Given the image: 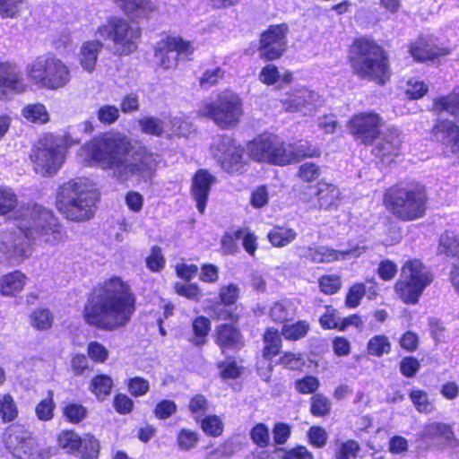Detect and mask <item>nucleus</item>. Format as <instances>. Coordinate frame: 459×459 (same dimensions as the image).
Instances as JSON below:
<instances>
[{
	"instance_id": "f257e3e1",
	"label": "nucleus",
	"mask_w": 459,
	"mask_h": 459,
	"mask_svg": "<svg viewBox=\"0 0 459 459\" xmlns=\"http://www.w3.org/2000/svg\"><path fill=\"white\" fill-rule=\"evenodd\" d=\"M131 147L130 139L124 134L108 132L85 143L80 149L78 158L85 165H98L108 170L120 183L151 182L155 177L160 157L145 146L132 152Z\"/></svg>"
},
{
	"instance_id": "f03ea898",
	"label": "nucleus",
	"mask_w": 459,
	"mask_h": 459,
	"mask_svg": "<svg viewBox=\"0 0 459 459\" xmlns=\"http://www.w3.org/2000/svg\"><path fill=\"white\" fill-rule=\"evenodd\" d=\"M136 298L128 282L112 276L96 288L88 300L83 316L86 322L101 330L125 327L135 312Z\"/></svg>"
},
{
	"instance_id": "7ed1b4c3",
	"label": "nucleus",
	"mask_w": 459,
	"mask_h": 459,
	"mask_svg": "<svg viewBox=\"0 0 459 459\" xmlns=\"http://www.w3.org/2000/svg\"><path fill=\"white\" fill-rule=\"evenodd\" d=\"M99 195L92 180L77 178L60 186L56 206L68 220L83 221L93 216Z\"/></svg>"
},
{
	"instance_id": "20e7f679",
	"label": "nucleus",
	"mask_w": 459,
	"mask_h": 459,
	"mask_svg": "<svg viewBox=\"0 0 459 459\" xmlns=\"http://www.w3.org/2000/svg\"><path fill=\"white\" fill-rule=\"evenodd\" d=\"M350 61L356 75L361 79L385 84L390 78L387 56L381 47L368 38L355 39L350 49Z\"/></svg>"
},
{
	"instance_id": "39448f33",
	"label": "nucleus",
	"mask_w": 459,
	"mask_h": 459,
	"mask_svg": "<svg viewBox=\"0 0 459 459\" xmlns=\"http://www.w3.org/2000/svg\"><path fill=\"white\" fill-rule=\"evenodd\" d=\"M14 221L27 239H38L52 246L64 240L57 219L50 210L40 205L31 204L19 209Z\"/></svg>"
},
{
	"instance_id": "423d86ee",
	"label": "nucleus",
	"mask_w": 459,
	"mask_h": 459,
	"mask_svg": "<svg viewBox=\"0 0 459 459\" xmlns=\"http://www.w3.org/2000/svg\"><path fill=\"white\" fill-rule=\"evenodd\" d=\"M78 143L70 134L42 136L32 148L30 159L33 170L43 177L55 175L65 160L67 149Z\"/></svg>"
},
{
	"instance_id": "0eeeda50",
	"label": "nucleus",
	"mask_w": 459,
	"mask_h": 459,
	"mask_svg": "<svg viewBox=\"0 0 459 459\" xmlns=\"http://www.w3.org/2000/svg\"><path fill=\"white\" fill-rule=\"evenodd\" d=\"M29 82L48 91H59L66 88L73 78L71 68L54 54L38 56L26 67Z\"/></svg>"
},
{
	"instance_id": "6e6552de",
	"label": "nucleus",
	"mask_w": 459,
	"mask_h": 459,
	"mask_svg": "<svg viewBox=\"0 0 459 459\" xmlns=\"http://www.w3.org/2000/svg\"><path fill=\"white\" fill-rule=\"evenodd\" d=\"M384 203L396 218L411 221L425 215L427 195L424 188L417 184L396 186L385 193Z\"/></svg>"
},
{
	"instance_id": "1a4fd4ad",
	"label": "nucleus",
	"mask_w": 459,
	"mask_h": 459,
	"mask_svg": "<svg viewBox=\"0 0 459 459\" xmlns=\"http://www.w3.org/2000/svg\"><path fill=\"white\" fill-rule=\"evenodd\" d=\"M433 281V274L419 259L407 260L401 268V274L394 284V291L405 304L415 305Z\"/></svg>"
},
{
	"instance_id": "9d476101",
	"label": "nucleus",
	"mask_w": 459,
	"mask_h": 459,
	"mask_svg": "<svg viewBox=\"0 0 459 459\" xmlns=\"http://www.w3.org/2000/svg\"><path fill=\"white\" fill-rule=\"evenodd\" d=\"M199 114L212 118L221 128H230L238 125L243 114L242 101L236 93L223 91L215 103L203 102Z\"/></svg>"
},
{
	"instance_id": "9b49d317",
	"label": "nucleus",
	"mask_w": 459,
	"mask_h": 459,
	"mask_svg": "<svg viewBox=\"0 0 459 459\" xmlns=\"http://www.w3.org/2000/svg\"><path fill=\"white\" fill-rule=\"evenodd\" d=\"M247 152L251 159L277 166L291 163L293 153L286 144L272 134H263L247 144Z\"/></svg>"
},
{
	"instance_id": "f8f14e48",
	"label": "nucleus",
	"mask_w": 459,
	"mask_h": 459,
	"mask_svg": "<svg viewBox=\"0 0 459 459\" xmlns=\"http://www.w3.org/2000/svg\"><path fill=\"white\" fill-rule=\"evenodd\" d=\"M98 35L104 40H111L115 52L119 55H129L134 52L140 37V30L130 26L121 18H111L106 24L99 27Z\"/></svg>"
},
{
	"instance_id": "ddd939ff",
	"label": "nucleus",
	"mask_w": 459,
	"mask_h": 459,
	"mask_svg": "<svg viewBox=\"0 0 459 459\" xmlns=\"http://www.w3.org/2000/svg\"><path fill=\"white\" fill-rule=\"evenodd\" d=\"M212 152L227 172L242 173L245 170L247 163L243 157V148L230 137H218L212 144Z\"/></svg>"
},
{
	"instance_id": "4468645a",
	"label": "nucleus",
	"mask_w": 459,
	"mask_h": 459,
	"mask_svg": "<svg viewBox=\"0 0 459 459\" xmlns=\"http://www.w3.org/2000/svg\"><path fill=\"white\" fill-rule=\"evenodd\" d=\"M381 126V117L372 111L353 115L347 125L354 138L365 144H371L379 135Z\"/></svg>"
},
{
	"instance_id": "2eb2a0df",
	"label": "nucleus",
	"mask_w": 459,
	"mask_h": 459,
	"mask_svg": "<svg viewBox=\"0 0 459 459\" xmlns=\"http://www.w3.org/2000/svg\"><path fill=\"white\" fill-rule=\"evenodd\" d=\"M194 48L190 42L178 37H168L159 42L155 57L159 65L165 69L174 68L178 65V56L188 57Z\"/></svg>"
},
{
	"instance_id": "dca6fc26",
	"label": "nucleus",
	"mask_w": 459,
	"mask_h": 459,
	"mask_svg": "<svg viewBox=\"0 0 459 459\" xmlns=\"http://www.w3.org/2000/svg\"><path fill=\"white\" fill-rule=\"evenodd\" d=\"M288 26L284 23L272 25L260 38V56L266 60H274L282 56L286 49Z\"/></svg>"
},
{
	"instance_id": "f3484780",
	"label": "nucleus",
	"mask_w": 459,
	"mask_h": 459,
	"mask_svg": "<svg viewBox=\"0 0 459 459\" xmlns=\"http://www.w3.org/2000/svg\"><path fill=\"white\" fill-rule=\"evenodd\" d=\"M319 96L307 88H299L288 92L281 100L288 112L301 113L304 116L313 114L318 106Z\"/></svg>"
},
{
	"instance_id": "a211bd4d",
	"label": "nucleus",
	"mask_w": 459,
	"mask_h": 459,
	"mask_svg": "<svg viewBox=\"0 0 459 459\" xmlns=\"http://www.w3.org/2000/svg\"><path fill=\"white\" fill-rule=\"evenodd\" d=\"M27 88L21 71L14 64L0 62V99H10L25 92Z\"/></svg>"
},
{
	"instance_id": "6ab92c4d",
	"label": "nucleus",
	"mask_w": 459,
	"mask_h": 459,
	"mask_svg": "<svg viewBox=\"0 0 459 459\" xmlns=\"http://www.w3.org/2000/svg\"><path fill=\"white\" fill-rule=\"evenodd\" d=\"M366 251L364 246H356L346 251L335 250L328 247H308L304 248L300 255L314 263H331L338 260H344L351 257H358Z\"/></svg>"
},
{
	"instance_id": "aec40b11",
	"label": "nucleus",
	"mask_w": 459,
	"mask_h": 459,
	"mask_svg": "<svg viewBox=\"0 0 459 459\" xmlns=\"http://www.w3.org/2000/svg\"><path fill=\"white\" fill-rule=\"evenodd\" d=\"M7 448L20 459H34V441L30 434L21 426L9 428L4 438Z\"/></svg>"
},
{
	"instance_id": "412c9836",
	"label": "nucleus",
	"mask_w": 459,
	"mask_h": 459,
	"mask_svg": "<svg viewBox=\"0 0 459 459\" xmlns=\"http://www.w3.org/2000/svg\"><path fill=\"white\" fill-rule=\"evenodd\" d=\"M432 138L459 158V126L452 120L440 119L432 128Z\"/></svg>"
},
{
	"instance_id": "4be33fe9",
	"label": "nucleus",
	"mask_w": 459,
	"mask_h": 459,
	"mask_svg": "<svg viewBox=\"0 0 459 459\" xmlns=\"http://www.w3.org/2000/svg\"><path fill=\"white\" fill-rule=\"evenodd\" d=\"M410 52L418 61L431 60L448 54L447 48L439 47L432 36H422L417 39L411 44Z\"/></svg>"
},
{
	"instance_id": "5701e85b",
	"label": "nucleus",
	"mask_w": 459,
	"mask_h": 459,
	"mask_svg": "<svg viewBox=\"0 0 459 459\" xmlns=\"http://www.w3.org/2000/svg\"><path fill=\"white\" fill-rule=\"evenodd\" d=\"M215 178L205 169L198 170L193 178L192 194L196 201V207L201 213H204L206 206V200Z\"/></svg>"
},
{
	"instance_id": "b1692460",
	"label": "nucleus",
	"mask_w": 459,
	"mask_h": 459,
	"mask_svg": "<svg viewBox=\"0 0 459 459\" xmlns=\"http://www.w3.org/2000/svg\"><path fill=\"white\" fill-rule=\"evenodd\" d=\"M317 204L320 209L326 211L336 210L341 204V192L333 185L326 182L317 184Z\"/></svg>"
},
{
	"instance_id": "393cba45",
	"label": "nucleus",
	"mask_w": 459,
	"mask_h": 459,
	"mask_svg": "<svg viewBox=\"0 0 459 459\" xmlns=\"http://www.w3.org/2000/svg\"><path fill=\"white\" fill-rule=\"evenodd\" d=\"M216 343L225 352L227 350H238L243 346V341L238 329L229 324L217 327Z\"/></svg>"
},
{
	"instance_id": "a878e982",
	"label": "nucleus",
	"mask_w": 459,
	"mask_h": 459,
	"mask_svg": "<svg viewBox=\"0 0 459 459\" xmlns=\"http://www.w3.org/2000/svg\"><path fill=\"white\" fill-rule=\"evenodd\" d=\"M115 4L131 18H143L156 10L150 0H114Z\"/></svg>"
},
{
	"instance_id": "bb28decb",
	"label": "nucleus",
	"mask_w": 459,
	"mask_h": 459,
	"mask_svg": "<svg viewBox=\"0 0 459 459\" xmlns=\"http://www.w3.org/2000/svg\"><path fill=\"white\" fill-rule=\"evenodd\" d=\"M421 438L434 443H446L454 439L455 434L450 425L443 422H430L423 427Z\"/></svg>"
},
{
	"instance_id": "cd10ccee",
	"label": "nucleus",
	"mask_w": 459,
	"mask_h": 459,
	"mask_svg": "<svg viewBox=\"0 0 459 459\" xmlns=\"http://www.w3.org/2000/svg\"><path fill=\"white\" fill-rule=\"evenodd\" d=\"M402 141L398 134L390 133L385 135L377 143L374 152L377 156L384 160L391 161L394 157L399 155Z\"/></svg>"
},
{
	"instance_id": "c85d7f7f",
	"label": "nucleus",
	"mask_w": 459,
	"mask_h": 459,
	"mask_svg": "<svg viewBox=\"0 0 459 459\" xmlns=\"http://www.w3.org/2000/svg\"><path fill=\"white\" fill-rule=\"evenodd\" d=\"M432 109L437 113L446 112L459 122V89L447 95L435 98Z\"/></svg>"
},
{
	"instance_id": "c756f323",
	"label": "nucleus",
	"mask_w": 459,
	"mask_h": 459,
	"mask_svg": "<svg viewBox=\"0 0 459 459\" xmlns=\"http://www.w3.org/2000/svg\"><path fill=\"white\" fill-rule=\"evenodd\" d=\"M101 48L102 44L99 40L86 41L82 45L79 53V63L84 71L93 72Z\"/></svg>"
},
{
	"instance_id": "7c9ffc66",
	"label": "nucleus",
	"mask_w": 459,
	"mask_h": 459,
	"mask_svg": "<svg viewBox=\"0 0 459 459\" xmlns=\"http://www.w3.org/2000/svg\"><path fill=\"white\" fill-rule=\"evenodd\" d=\"M26 283V276L20 271L7 273L0 278V293L13 296L22 291Z\"/></svg>"
},
{
	"instance_id": "2f4dec72",
	"label": "nucleus",
	"mask_w": 459,
	"mask_h": 459,
	"mask_svg": "<svg viewBox=\"0 0 459 459\" xmlns=\"http://www.w3.org/2000/svg\"><path fill=\"white\" fill-rule=\"evenodd\" d=\"M437 254L447 257L456 258L459 261V238L453 231H445L439 238Z\"/></svg>"
},
{
	"instance_id": "473e14b6",
	"label": "nucleus",
	"mask_w": 459,
	"mask_h": 459,
	"mask_svg": "<svg viewBox=\"0 0 459 459\" xmlns=\"http://www.w3.org/2000/svg\"><path fill=\"white\" fill-rule=\"evenodd\" d=\"M297 238V232L290 228L274 227L267 234L269 242L276 247L288 246Z\"/></svg>"
},
{
	"instance_id": "72a5a7b5",
	"label": "nucleus",
	"mask_w": 459,
	"mask_h": 459,
	"mask_svg": "<svg viewBox=\"0 0 459 459\" xmlns=\"http://www.w3.org/2000/svg\"><path fill=\"white\" fill-rule=\"evenodd\" d=\"M192 330L194 336L190 339L191 343L198 347L203 346L206 343V337L211 330V321L204 316H199L193 320Z\"/></svg>"
},
{
	"instance_id": "f704fd0d",
	"label": "nucleus",
	"mask_w": 459,
	"mask_h": 459,
	"mask_svg": "<svg viewBox=\"0 0 459 459\" xmlns=\"http://www.w3.org/2000/svg\"><path fill=\"white\" fill-rule=\"evenodd\" d=\"M57 445L68 454L76 455L80 451L82 437L73 430H63L57 436Z\"/></svg>"
},
{
	"instance_id": "c9c22d12",
	"label": "nucleus",
	"mask_w": 459,
	"mask_h": 459,
	"mask_svg": "<svg viewBox=\"0 0 459 459\" xmlns=\"http://www.w3.org/2000/svg\"><path fill=\"white\" fill-rule=\"evenodd\" d=\"M22 117L35 124H46L49 121L47 108L41 103L29 104L22 109Z\"/></svg>"
},
{
	"instance_id": "e433bc0d",
	"label": "nucleus",
	"mask_w": 459,
	"mask_h": 459,
	"mask_svg": "<svg viewBox=\"0 0 459 459\" xmlns=\"http://www.w3.org/2000/svg\"><path fill=\"white\" fill-rule=\"evenodd\" d=\"M264 357L267 359L276 356L281 347V339L278 330L268 329L264 334Z\"/></svg>"
},
{
	"instance_id": "4c0bfd02",
	"label": "nucleus",
	"mask_w": 459,
	"mask_h": 459,
	"mask_svg": "<svg viewBox=\"0 0 459 459\" xmlns=\"http://www.w3.org/2000/svg\"><path fill=\"white\" fill-rule=\"evenodd\" d=\"M54 317L49 309L37 308L30 315V325L39 331H45L52 326Z\"/></svg>"
},
{
	"instance_id": "58836bf2",
	"label": "nucleus",
	"mask_w": 459,
	"mask_h": 459,
	"mask_svg": "<svg viewBox=\"0 0 459 459\" xmlns=\"http://www.w3.org/2000/svg\"><path fill=\"white\" fill-rule=\"evenodd\" d=\"M286 149L291 150L293 159L291 163L298 162L304 158L318 157L320 155L319 148L312 146L308 143L299 142L295 144H286Z\"/></svg>"
},
{
	"instance_id": "ea45409f",
	"label": "nucleus",
	"mask_w": 459,
	"mask_h": 459,
	"mask_svg": "<svg viewBox=\"0 0 459 459\" xmlns=\"http://www.w3.org/2000/svg\"><path fill=\"white\" fill-rule=\"evenodd\" d=\"M100 452V443L91 435H85L82 437L80 451L76 453L81 459H96Z\"/></svg>"
},
{
	"instance_id": "a19ab883",
	"label": "nucleus",
	"mask_w": 459,
	"mask_h": 459,
	"mask_svg": "<svg viewBox=\"0 0 459 459\" xmlns=\"http://www.w3.org/2000/svg\"><path fill=\"white\" fill-rule=\"evenodd\" d=\"M295 307L291 301L282 300L275 303L270 309V316L275 322H284L294 316Z\"/></svg>"
},
{
	"instance_id": "79ce46f5",
	"label": "nucleus",
	"mask_w": 459,
	"mask_h": 459,
	"mask_svg": "<svg viewBox=\"0 0 459 459\" xmlns=\"http://www.w3.org/2000/svg\"><path fill=\"white\" fill-rule=\"evenodd\" d=\"M56 403L53 391H48V397L40 401L35 407L37 418L42 421H48L54 417Z\"/></svg>"
},
{
	"instance_id": "37998d69",
	"label": "nucleus",
	"mask_w": 459,
	"mask_h": 459,
	"mask_svg": "<svg viewBox=\"0 0 459 459\" xmlns=\"http://www.w3.org/2000/svg\"><path fill=\"white\" fill-rule=\"evenodd\" d=\"M141 131L143 134L160 136L166 131L164 121L154 117H145L138 121Z\"/></svg>"
},
{
	"instance_id": "c03bdc74",
	"label": "nucleus",
	"mask_w": 459,
	"mask_h": 459,
	"mask_svg": "<svg viewBox=\"0 0 459 459\" xmlns=\"http://www.w3.org/2000/svg\"><path fill=\"white\" fill-rule=\"evenodd\" d=\"M113 380L107 375L96 376L91 381V391L99 400H104L111 392Z\"/></svg>"
},
{
	"instance_id": "a18cd8bd",
	"label": "nucleus",
	"mask_w": 459,
	"mask_h": 459,
	"mask_svg": "<svg viewBox=\"0 0 459 459\" xmlns=\"http://www.w3.org/2000/svg\"><path fill=\"white\" fill-rule=\"evenodd\" d=\"M410 399L419 412L430 413L435 409L433 403L429 398L428 394L423 390H411L410 393Z\"/></svg>"
},
{
	"instance_id": "49530a36",
	"label": "nucleus",
	"mask_w": 459,
	"mask_h": 459,
	"mask_svg": "<svg viewBox=\"0 0 459 459\" xmlns=\"http://www.w3.org/2000/svg\"><path fill=\"white\" fill-rule=\"evenodd\" d=\"M18 416V408L9 394L3 395L0 399V417L4 422H11Z\"/></svg>"
},
{
	"instance_id": "de8ad7c7",
	"label": "nucleus",
	"mask_w": 459,
	"mask_h": 459,
	"mask_svg": "<svg viewBox=\"0 0 459 459\" xmlns=\"http://www.w3.org/2000/svg\"><path fill=\"white\" fill-rule=\"evenodd\" d=\"M368 352L376 357H381L391 351V343L385 335H376L372 337L367 345Z\"/></svg>"
},
{
	"instance_id": "09e8293b",
	"label": "nucleus",
	"mask_w": 459,
	"mask_h": 459,
	"mask_svg": "<svg viewBox=\"0 0 459 459\" xmlns=\"http://www.w3.org/2000/svg\"><path fill=\"white\" fill-rule=\"evenodd\" d=\"M359 451V445L355 440L338 442L335 449V459H355Z\"/></svg>"
},
{
	"instance_id": "8fccbe9b",
	"label": "nucleus",
	"mask_w": 459,
	"mask_h": 459,
	"mask_svg": "<svg viewBox=\"0 0 459 459\" xmlns=\"http://www.w3.org/2000/svg\"><path fill=\"white\" fill-rule=\"evenodd\" d=\"M63 414L69 422L76 424L87 417L88 411L80 403H69L64 406Z\"/></svg>"
},
{
	"instance_id": "3c124183",
	"label": "nucleus",
	"mask_w": 459,
	"mask_h": 459,
	"mask_svg": "<svg viewBox=\"0 0 459 459\" xmlns=\"http://www.w3.org/2000/svg\"><path fill=\"white\" fill-rule=\"evenodd\" d=\"M309 325L306 321H298L295 324L284 325L281 333L287 340H299L308 332Z\"/></svg>"
},
{
	"instance_id": "603ef678",
	"label": "nucleus",
	"mask_w": 459,
	"mask_h": 459,
	"mask_svg": "<svg viewBox=\"0 0 459 459\" xmlns=\"http://www.w3.org/2000/svg\"><path fill=\"white\" fill-rule=\"evenodd\" d=\"M201 428L206 435L219 437L223 432V422L219 416L209 415L202 419Z\"/></svg>"
},
{
	"instance_id": "864d4df0",
	"label": "nucleus",
	"mask_w": 459,
	"mask_h": 459,
	"mask_svg": "<svg viewBox=\"0 0 459 459\" xmlns=\"http://www.w3.org/2000/svg\"><path fill=\"white\" fill-rule=\"evenodd\" d=\"M174 290L178 295L190 300L199 301L203 297L201 289L196 283L177 282L174 285Z\"/></svg>"
},
{
	"instance_id": "5fc2aeb1",
	"label": "nucleus",
	"mask_w": 459,
	"mask_h": 459,
	"mask_svg": "<svg viewBox=\"0 0 459 459\" xmlns=\"http://www.w3.org/2000/svg\"><path fill=\"white\" fill-rule=\"evenodd\" d=\"M342 317L337 309L326 307L325 312L320 316L319 323L324 329H338L340 331Z\"/></svg>"
},
{
	"instance_id": "6e6d98bb",
	"label": "nucleus",
	"mask_w": 459,
	"mask_h": 459,
	"mask_svg": "<svg viewBox=\"0 0 459 459\" xmlns=\"http://www.w3.org/2000/svg\"><path fill=\"white\" fill-rule=\"evenodd\" d=\"M250 438L260 448H264L270 443L269 429L263 423H257L250 430Z\"/></svg>"
},
{
	"instance_id": "4d7b16f0",
	"label": "nucleus",
	"mask_w": 459,
	"mask_h": 459,
	"mask_svg": "<svg viewBox=\"0 0 459 459\" xmlns=\"http://www.w3.org/2000/svg\"><path fill=\"white\" fill-rule=\"evenodd\" d=\"M428 91V85L417 78H411L406 82L405 93L411 100L421 99Z\"/></svg>"
},
{
	"instance_id": "13d9d810",
	"label": "nucleus",
	"mask_w": 459,
	"mask_h": 459,
	"mask_svg": "<svg viewBox=\"0 0 459 459\" xmlns=\"http://www.w3.org/2000/svg\"><path fill=\"white\" fill-rule=\"evenodd\" d=\"M320 290L327 295L336 293L341 286L342 281L338 275H323L318 280Z\"/></svg>"
},
{
	"instance_id": "bf43d9fd",
	"label": "nucleus",
	"mask_w": 459,
	"mask_h": 459,
	"mask_svg": "<svg viewBox=\"0 0 459 459\" xmlns=\"http://www.w3.org/2000/svg\"><path fill=\"white\" fill-rule=\"evenodd\" d=\"M188 407L193 418L199 421L208 410V401L204 395L196 394L190 400Z\"/></svg>"
},
{
	"instance_id": "052dcab7",
	"label": "nucleus",
	"mask_w": 459,
	"mask_h": 459,
	"mask_svg": "<svg viewBox=\"0 0 459 459\" xmlns=\"http://www.w3.org/2000/svg\"><path fill=\"white\" fill-rule=\"evenodd\" d=\"M146 266L154 273L161 271L165 266V258L159 247H152L150 255L145 259Z\"/></svg>"
},
{
	"instance_id": "680f3d73",
	"label": "nucleus",
	"mask_w": 459,
	"mask_h": 459,
	"mask_svg": "<svg viewBox=\"0 0 459 459\" xmlns=\"http://www.w3.org/2000/svg\"><path fill=\"white\" fill-rule=\"evenodd\" d=\"M331 403L322 394H316L311 398L310 411L314 416L321 417L329 413Z\"/></svg>"
},
{
	"instance_id": "e2e57ef3",
	"label": "nucleus",
	"mask_w": 459,
	"mask_h": 459,
	"mask_svg": "<svg viewBox=\"0 0 459 459\" xmlns=\"http://www.w3.org/2000/svg\"><path fill=\"white\" fill-rule=\"evenodd\" d=\"M366 293V287L363 283L352 285L346 295L345 305L348 307L355 308L360 304V300Z\"/></svg>"
},
{
	"instance_id": "0e129e2a",
	"label": "nucleus",
	"mask_w": 459,
	"mask_h": 459,
	"mask_svg": "<svg viewBox=\"0 0 459 459\" xmlns=\"http://www.w3.org/2000/svg\"><path fill=\"white\" fill-rule=\"evenodd\" d=\"M237 238L243 240V247L245 250L253 255L257 248V238L248 229H238L236 230Z\"/></svg>"
},
{
	"instance_id": "69168bd1",
	"label": "nucleus",
	"mask_w": 459,
	"mask_h": 459,
	"mask_svg": "<svg viewBox=\"0 0 459 459\" xmlns=\"http://www.w3.org/2000/svg\"><path fill=\"white\" fill-rule=\"evenodd\" d=\"M87 352L89 358L97 362H105L109 355L108 349L99 342H91L88 344Z\"/></svg>"
},
{
	"instance_id": "338daca9",
	"label": "nucleus",
	"mask_w": 459,
	"mask_h": 459,
	"mask_svg": "<svg viewBox=\"0 0 459 459\" xmlns=\"http://www.w3.org/2000/svg\"><path fill=\"white\" fill-rule=\"evenodd\" d=\"M224 76V71L220 67L206 70L199 80L200 86L209 89L215 85Z\"/></svg>"
},
{
	"instance_id": "774afa93",
	"label": "nucleus",
	"mask_w": 459,
	"mask_h": 459,
	"mask_svg": "<svg viewBox=\"0 0 459 459\" xmlns=\"http://www.w3.org/2000/svg\"><path fill=\"white\" fill-rule=\"evenodd\" d=\"M31 255V248L26 240L15 242L10 251V258L15 263H21Z\"/></svg>"
}]
</instances>
